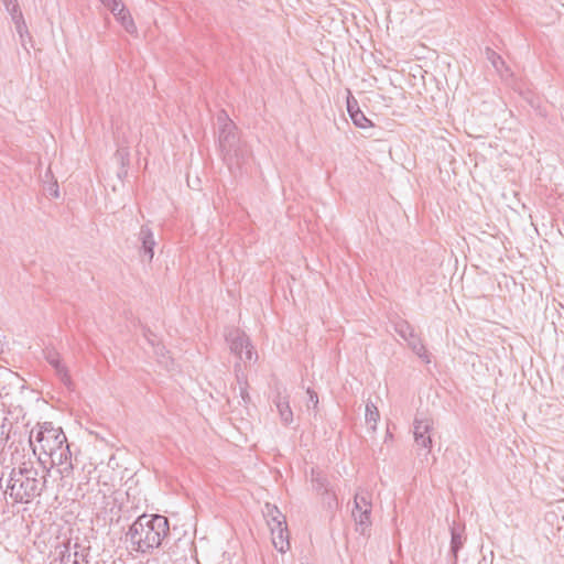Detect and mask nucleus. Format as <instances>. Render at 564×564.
<instances>
[{
	"instance_id": "obj_1",
	"label": "nucleus",
	"mask_w": 564,
	"mask_h": 564,
	"mask_svg": "<svg viewBox=\"0 0 564 564\" xmlns=\"http://www.w3.org/2000/svg\"><path fill=\"white\" fill-rule=\"evenodd\" d=\"M50 473L51 467L41 457L37 466L23 462L11 469L4 494L15 503L29 505L46 489Z\"/></svg>"
},
{
	"instance_id": "obj_2",
	"label": "nucleus",
	"mask_w": 564,
	"mask_h": 564,
	"mask_svg": "<svg viewBox=\"0 0 564 564\" xmlns=\"http://www.w3.org/2000/svg\"><path fill=\"white\" fill-rule=\"evenodd\" d=\"M170 534L169 519L161 514H140L129 527L126 541L131 550L141 554H151L162 545Z\"/></svg>"
},
{
	"instance_id": "obj_3",
	"label": "nucleus",
	"mask_w": 564,
	"mask_h": 564,
	"mask_svg": "<svg viewBox=\"0 0 564 564\" xmlns=\"http://www.w3.org/2000/svg\"><path fill=\"white\" fill-rule=\"evenodd\" d=\"M41 451L50 457V466H61L58 473L67 476L73 470L72 453L67 438L61 427H54L51 422H44L35 435Z\"/></svg>"
},
{
	"instance_id": "obj_4",
	"label": "nucleus",
	"mask_w": 564,
	"mask_h": 564,
	"mask_svg": "<svg viewBox=\"0 0 564 564\" xmlns=\"http://www.w3.org/2000/svg\"><path fill=\"white\" fill-rule=\"evenodd\" d=\"M218 122L221 123L219 129V148L223 160L231 170L240 167L249 158L250 151L247 144L242 143L237 133V127L230 120L225 111L218 116Z\"/></svg>"
},
{
	"instance_id": "obj_5",
	"label": "nucleus",
	"mask_w": 564,
	"mask_h": 564,
	"mask_svg": "<svg viewBox=\"0 0 564 564\" xmlns=\"http://www.w3.org/2000/svg\"><path fill=\"white\" fill-rule=\"evenodd\" d=\"M393 328L394 332L408 343L409 347L415 355H417L426 364L431 361L425 346L408 321L401 318L398 319L394 322Z\"/></svg>"
},
{
	"instance_id": "obj_6",
	"label": "nucleus",
	"mask_w": 564,
	"mask_h": 564,
	"mask_svg": "<svg viewBox=\"0 0 564 564\" xmlns=\"http://www.w3.org/2000/svg\"><path fill=\"white\" fill-rule=\"evenodd\" d=\"M230 351L239 357L240 360L251 361L253 358V347L249 337L239 329H232L226 336Z\"/></svg>"
},
{
	"instance_id": "obj_7",
	"label": "nucleus",
	"mask_w": 564,
	"mask_h": 564,
	"mask_svg": "<svg viewBox=\"0 0 564 564\" xmlns=\"http://www.w3.org/2000/svg\"><path fill=\"white\" fill-rule=\"evenodd\" d=\"M434 422L424 412L417 411L413 422V434L415 444L422 448H432L431 432L433 431Z\"/></svg>"
},
{
	"instance_id": "obj_8",
	"label": "nucleus",
	"mask_w": 564,
	"mask_h": 564,
	"mask_svg": "<svg viewBox=\"0 0 564 564\" xmlns=\"http://www.w3.org/2000/svg\"><path fill=\"white\" fill-rule=\"evenodd\" d=\"M138 241L141 243L139 254L142 261L151 262L154 257V246L156 245L152 229L148 225H142L138 234Z\"/></svg>"
},
{
	"instance_id": "obj_9",
	"label": "nucleus",
	"mask_w": 564,
	"mask_h": 564,
	"mask_svg": "<svg viewBox=\"0 0 564 564\" xmlns=\"http://www.w3.org/2000/svg\"><path fill=\"white\" fill-rule=\"evenodd\" d=\"M45 360L55 369L56 375L61 381L68 388L72 389L73 381L68 373V369L62 364L59 354L54 348L44 349Z\"/></svg>"
},
{
	"instance_id": "obj_10",
	"label": "nucleus",
	"mask_w": 564,
	"mask_h": 564,
	"mask_svg": "<svg viewBox=\"0 0 564 564\" xmlns=\"http://www.w3.org/2000/svg\"><path fill=\"white\" fill-rule=\"evenodd\" d=\"M312 485L316 492L324 496V503L333 509L337 506L336 496L329 492L327 478L321 473L312 468Z\"/></svg>"
},
{
	"instance_id": "obj_11",
	"label": "nucleus",
	"mask_w": 564,
	"mask_h": 564,
	"mask_svg": "<svg viewBox=\"0 0 564 564\" xmlns=\"http://www.w3.org/2000/svg\"><path fill=\"white\" fill-rule=\"evenodd\" d=\"M271 534L272 543L279 552L284 553L290 549L288 524L282 525L281 522H276V525H272Z\"/></svg>"
},
{
	"instance_id": "obj_12",
	"label": "nucleus",
	"mask_w": 564,
	"mask_h": 564,
	"mask_svg": "<svg viewBox=\"0 0 564 564\" xmlns=\"http://www.w3.org/2000/svg\"><path fill=\"white\" fill-rule=\"evenodd\" d=\"M371 511L372 510H364L352 508L351 514L356 523V531L361 535H368L371 527Z\"/></svg>"
},
{
	"instance_id": "obj_13",
	"label": "nucleus",
	"mask_w": 564,
	"mask_h": 564,
	"mask_svg": "<svg viewBox=\"0 0 564 564\" xmlns=\"http://www.w3.org/2000/svg\"><path fill=\"white\" fill-rule=\"evenodd\" d=\"M273 402L279 411L282 422L285 425L291 424L293 422V412L290 406L289 395L278 392Z\"/></svg>"
},
{
	"instance_id": "obj_14",
	"label": "nucleus",
	"mask_w": 564,
	"mask_h": 564,
	"mask_svg": "<svg viewBox=\"0 0 564 564\" xmlns=\"http://www.w3.org/2000/svg\"><path fill=\"white\" fill-rule=\"evenodd\" d=\"M111 13L116 18V20L118 22H120V24L123 26V29L128 33H130V34L137 33L135 23H134L132 17H131L129 10L126 8V6L122 2L119 6V8L117 10H115V11H111Z\"/></svg>"
},
{
	"instance_id": "obj_15",
	"label": "nucleus",
	"mask_w": 564,
	"mask_h": 564,
	"mask_svg": "<svg viewBox=\"0 0 564 564\" xmlns=\"http://www.w3.org/2000/svg\"><path fill=\"white\" fill-rule=\"evenodd\" d=\"M486 58L491 63L494 68L501 77H509L512 75L510 68L506 65L503 58L490 47L485 50Z\"/></svg>"
},
{
	"instance_id": "obj_16",
	"label": "nucleus",
	"mask_w": 564,
	"mask_h": 564,
	"mask_svg": "<svg viewBox=\"0 0 564 564\" xmlns=\"http://www.w3.org/2000/svg\"><path fill=\"white\" fill-rule=\"evenodd\" d=\"M465 538L463 536V529L453 525L451 528V553L454 560H457L459 550L463 547Z\"/></svg>"
},
{
	"instance_id": "obj_17",
	"label": "nucleus",
	"mask_w": 564,
	"mask_h": 564,
	"mask_svg": "<svg viewBox=\"0 0 564 564\" xmlns=\"http://www.w3.org/2000/svg\"><path fill=\"white\" fill-rule=\"evenodd\" d=\"M354 508L372 510L371 495L368 491H358L354 497Z\"/></svg>"
},
{
	"instance_id": "obj_18",
	"label": "nucleus",
	"mask_w": 564,
	"mask_h": 564,
	"mask_svg": "<svg viewBox=\"0 0 564 564\" xmlns=\"http://www.w3.org/2000/svg\"><path fill=\"white\" fill-rule=\"evenodd\" d=\"M366 423L370 425L371 430H376L377 422L380 419V413L376 404L371 401L366 404Z\"/></svg>"
},
{
	"instance_id": "obj_19",
	"label": "nucleus",
	"mask_w": 564,
	"mask_h": 564,
	"mask_svg": "<svg viewBox=\"0 0 564 564\" xmlns=\"http://www.w3.org/2000/svg\"><path fill=\"white\" fill-rule=\"evenodd\" d=\"M8 11L10 12L12 21L15 24V29H25V22L23 19V14L19 8L18 1H14V3L10 6V10Z\"/></svg>"
},
{
	"instance_id": "obj_20",
	"label": "nucleus",
	"mask_w": 564,
	"mask_h": 564,
	"mask_svg": "<svg viewBox=\"0 0 564 564\" xmlns=\"http://www.w3.org/2000/svg\"><path fill=\"white\" fill-rule=\"evenodd\" d=\"M352 123L358 128H370L373 126L370 119H368L365 113L360 111H355L352 116H350Z\"/></svg>"
},
{
	"instance_id": "obj_21",
	"label": "nucleus",
	"mask_w": 564,
	"mask_h": 564,
	"mask_svg": "<svg viewBox=\"0 0 564 564\" xmlns=\"http://www.w3.org/2000/svg\"><path fill=\"white\" fill-rule=\"evenodd\" d=\"M268 524L272 529V525H276V522H281L282 525L286 524L285 517L278 510L276 507L269 512Z\"/></svg>"
},
{
	"instance_id": "obj_22",
	"label": "nucleus",
	"mask_w": 564,
	"mask_h": 564,
	"mask_svg": "<svg viewBox=\"0 0 564 564\" xmlns=\"http://www.w3.org/2000/svg\"><path fill=\"white\" fill-rule=\"evenodd\" d=\"M237 380L239 383V395L241 397L243 404L247 405L251 401V398L248 393V382L247 380H242V378L239 376H237Z\"/></svg>"
},
{
	"instance_id": "obj_23",
	"label": "nucleus",
	"mask_w": 564,
	"mask_h": 564,
	"mask_svg": "<svg viewBox=\"0 0 564 564\" xmlns=\"http://www.w3.org/2000/svg\"><path fill=\"white\" fill-rule=\"evenodd\" d=\"M143 335L150 345H152L153 347H158L156 352L162 354L164 346H160L159 341L156 340L155 334L151 329L144 328Z\"/></svg>"
},
{
	"instance_id": "obj_24",
	"label": "nucleus",
	"mask_w": 564,
	"mask_h": 564,
	"mask_svg": "<svg viewBox=\"0 0 564 564\" xmlns=\"http://www.w3.org/2000/svg\"><path fill=\"white\" fill-rule=\"evenodd\" d=\"M306 393L308 395V400H307V403H306V406L307 409H312L314 411L317 410V406H318V395L317 393L311 389V388H307L306 389Z\"/></svg>"
},
{
	"instance_id": "obj_25",
	"label": "nucleus",
	"mask_w": 564,
	"mask_h": 564,
	"mask_svg": "<svg viewBox=\"0 0 564 564\" xmlns=\"http://www.w3.org/2000/svg\"><path fill=\"white\" fill-rule=\"evenodd\" d=\"M356 110L360 111L358 101L349 94V97H347V111L349 117L352 116Z\"/></svg>"
},
{
	"instance_id": "obj_26",
	"label": "nucleus",
	"mask_w": 564,
	"mask_h": 564,
	"mask_svg": "<svg viewBox=\"0 0 564 564\" xmlns=\"http://www.w3.org/2000/svg\"><path fill=\"white\" fill-rule=\"evenodd\" d=\"M78 556L79 553L77 551H75L74 554H63L62 562L64 564H78Z\"/></svg>"
},
{
	"instance_id": "obj_27",
	"label": "nucleus",
	"mask_w": 564,
	"mask_h": 564,
	"mask_svg": "<svg viewBox=\"0 0 564 564\" xmlns=\"http://www.w3.org/2000/svg\"><path fill=\"white\" fill-rule=\"evenodd\" d=\"M107 9L115 11L121 4V0H99Z\"/></svg>"
},
{
	"instance_id": "obj_28",
	"label": "nucleus",
	"mask_w": 564,
	"mask_h": 564,
	"mask_svg": "<svg viewBox=\"0 0 564 564\" xmlns=\"http://www.w3.org/2000/svg\"><path fill=\"white\" fill-rule=\"evenodd\" d=\"M17 31H18V33H19V35H20V40H21V44H22V46H23L25 50H28V47H26V40H25V37H28V39L31 41V35H30V33H29V31H28V28L25 26V29H17Z\"/></svg>"
},
{
	"instance_id": "obj_29",
	"label": "nucleus",
	"mask_w": 564,
	"mask_h": 564,
	"mask_svg": "<svg viewBox=\"0 0 564 564\" xmlns=\"http://www.w3.org/2000/svg\"><path fill=\"white\" fill-rule=\"evenodd\" d=\"M129 155L128 149L120 148L116 151V158H118L123 164V160Z\"/></svg>"
},
{
	"instance_id": "obj_30",
	"label": "nucleus",
	"mask_w": 564,
	"mask_h": 564,
	"mask_svg": "<svg viewBox=\"0 0 564 564\" xmlns=\"http://www.w3.org/2000/svg\"><path fill=\"white\" fill-rule=\"evenodd\" d=\"M54 186H55V188H54V189H53V187H50V191H52V192H51V194H52L54 197H58V189H57V185L55 184Z\"/></svg>"
},
{
	"instance_id": "obj_31",
	"label": "nucleus",
	"mask_w": 564,
	"mask_h": 564,
	"mask_svg": "<svg viewBox=\"0 0 564 564\" xmlns=\"http://www.w3.org/2000/svg\"><path fill=\"white\" fill-rule=\"evenodd\" d=\"M54 186H55V188H54V189H53V187H50V191H52V192H51V194H52L54 197H58V189H57V185L55 184Z\"/></svg>"
},
{
	"instance_id": "obj_32",
	"label": "nucleus",
	"mask_w": 564,
	"mask_h": 564,
	"mask_svg": "<svg viewBox=\"0 0 564 564\" xmlns=\"http://www.w3.org/2000/svg\"><path fill=\"white\" fill-rule=\"evenodd\" d=\"M101 499H102V500H107V499H108V497H107L105 494H102V495H101Z\"/></svg>"
},
{
	"instance_id": "obj_33",
	"label": "nucleus",
	"mask_w": 564,
	"mask_h": 564,
	"mask_svg": "<svg viewBox=\"0 0 564 564\" xmlns=\"http://www.w3.org/2000/svg\"><path fill=\"white\" fill-rule=\"evenodd\" d=\"M30 444H31V445L33 444L32 435L30 436Z\"/></svg>"
}]
</instances>
